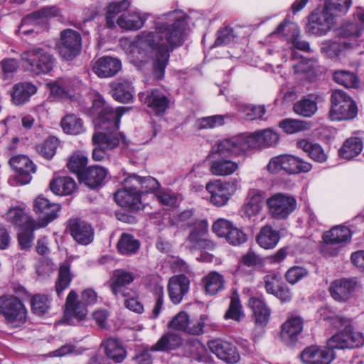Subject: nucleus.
<instances>
[{
    "mask_svg": "<svg viewBox=\"0 0 364 364\" xmlns=\"http://www.w3.org/2000/svg\"><path fill=\"white\" fill-rule=\"evenodd\" d=\"M51 191L59 196H67L73 193L76 189V183L69 176H60L50 183Z\"/></svg>",
    "mask_w": 364,
    "mask_h": 364,
    "instance_id": "58836bf2",
    "label": "nucleus"
},
{
    "mask_svg": "<svg viewBox=\"0 0 364 364\" xmlns=\"http://www.w3.org/2000/svg\"><path fill=\"white\" fill-rule=\"evenodd\" d=\"M58 9L56 6H48L43 8L36 12L32 13L23 19L21 26L19 28V33L24 35L31 33L33 29H25L24 27L26 25L38 24L41 22V18L56 16L58 14Z\"/></svg>",
    "mask_w": 364,
    "mask_h": 364,
    "instance_id": "7c9ffc66",
    "label": "nucleus"
},
{
    "mask_svg": "<svg viewBox=\"0 0 364 364\" xmlns=\"http://www.w3.org/2000/svg\"><path fill=\"white\" fill-rule=\"evenodd\" d=\"M205 188L210 194V203L220 207L225 205L230 198L240 188V181L237 178H232L225 182L214 180L208 182Z\"/></svg>",
    "mask_w": 364,
    "mask_h": 364,
    "instance_id": "1a4fd4ad",
    "label": "nucleus"
},
{
    "mask_svg": "<svg viewBox=\"0 0 364 364\" xmlns=\"http://www.w3.org/2000/svg\"><path fill=\"white\" fill-rule=\"evenodd\" d=\"M107 174V171L105 168L95 166L89 167L82 173L81 177L87 186L95 188L102 183Z\"/></svg>",
    "mask_w": 364,
    "mask_h": 364,
    "instance_id": "f704fd0d",
    "label": "nucleus"
},
{
    "mask_svg": "<svg viewBox=\"0 0 364 364\" xmlns=\"http://www.w3.org/2000/svg\"><path fill=\"white\" fill-rule=\"evenodd\" d=\"M60 124L63 132L68 134H80L85 131L82 120L73 114L65 115Z\"/></svg>",
    "mask_w": 364,
    "mask_h": 364,
    "instance_id": "de8ad7c7",
    "label": "nucleus"
},
{
    "mask_svg": "<svg viewBox=\"0 0 364 364\" xmlns=\"http://www.w3.org/2000/svg\"><path fill=\"white\" fill-rule=\"evenodd\" d=\"M324 319H329L330 323L336 328H344L328 339V346L336 349H351L364 344V335L354 329L350 319L338 315L328 316Z\"/></svg>",
    "mask_w": 364,
    "mask_h": 364,
    "instance_id": "f03ea898",
    "label": "nucleus"
},
{
    "mask_svg": "<svg viewBox=\"0 0 364 364\" xmlns=\"http://www.w3.org/2000/svg\"><path fill=\"white\" fill-rule=\"evenodd\" d=\"M280 239L279 233L270 225L262 227L257 236L258 245L266 250L274 248Z\"/></svg>",
    "mask_w": 364,
    "mask_h": 364,
    "instance_id": "4c0bfd02",
    "label": "nucleus"
},
{
    "mask_svg": "<svg viewBox=\"0 0 364 364\" xmlns=\"http://www.w3.org/2000/svg\"><path fill=\"white\" fill-rule=\"evenodd\" d=\"M209 318L205 314H202L196 320L188 321L186 333L193 336H200L204 333V327L208 325Z\"/></svg>",
    "mask_w": 364,
    "mask_h": 364,
    "instance_id": "680f3d73",
    "label": "nucleus"
},
{
    "mask_svg": "<svg viewBox=\"0 0 364 364\" xmlns=\"http://www.w3.org/2000/svg\"><path fill=\"white\" fill-rule=\"evenodd\" d=\"M251 134H240L218 142L212 148V154L239 156L254 149Z\"/></svg>",
    "mask_w": 364,
    "mask_h": 364,
    "instance_id": "9b49d317",
    "label": "nucleus"
},
{
    "mask_svg": "<svg viewBox=\"0 0 364 364\" xmlns=\"http://www.w3.org/2000/svg\"><path fill=\"white\" fill-rule=\"evenodd\" d=\"M114 198L121 207L138 209L141 205V196L139 191H133L122 188L114 193Z\"/></svg>",
    "mask_w": 364,
    "mask_h": 364,
    "instance_id": "473e14b6",
    "label": "nucleus"
},
{
    "mask_svg": "<svg viewBox=\"0 0 364 364\" xmlns=\"http://www.w3.org/2000/svg\"><path fill=\"white\" fill-rule=\"evenodd\" d=\"M333 348L326 346H310L300 354L303 364H330L335 358Z\"/></svg>",
    "mask_w": 364,
    "mask_h": 364,
    "instance_id": "2eb2a0df",
    "label": "nucleus"
},
{
    "mask_svg": "<svg viewBox=\"0 0 364 364\" xmlns=\"http://www.w3.org/2000/svg\"><path fill=\"white\" fill-rule=\"evenodd\" d=\"M230 117V115H214L210 117L198 119L196 122V126L198 129H213L223 125L225 119Z\"/></svg>",
    "mask_w": 364,
    "mask_h": 364,
    "instance_id": "bf43d9fd",
    "label": "nucleus"
},
{
    "mask_svg": "<svg viewBox=\"0 0 364 364\" xmlns=\"http://www.w3.org/2000/svg\"><path fill=\"white\" fill-rule=\"evenodd\" d=\"M269 214L275 219H285L297 206L294 196L282 193H275L267 200Z\"/></svg>",
    "mask_w": 364,
    "mask_h": 364,
    "instance_id": "f8f14e48",
    "label": "nucleus"
},
{
    "mask_svg": "<svg viewBox=\"0 0 364 364\" xmlns=\"http://www.w3.org/2000/svg\"><path fill=\"white\" fill-rule=\"evenodd\" d=\"M249 306L253 312L256 326H266L269 320L270 310L264 301L261 298L252 297L249 300Z\"/></svg>",
    "mask_w": 364,
    "mask_h": 364,
    "instance_id": "2f4dec72",
    "label": "nucleus"
},
{
    "mask_svg": "<svg viewBox=\"0 0 364 364\" xmlns=\"http://www.w3.org/2000/svg\"><path fill=\"white\" fill-rule=\"evenodd\" d=\"M354 16L358 22L346 25L343 27V35L345 37H352L358 41L360 39L363 41L364 40V10L358 9Z\"/></svg>",
    "mask_w": 364,
    "mask_h": 364,
    "instance_id": "72a5a7b5",
    "label": "nucleus"
},
{
    "mask_svg": "<svg viewBox=\"0 0 364 364\" xmlns=\"http://www.w3.org/2000/svg\"><path fill=\"white\" fill-rule=\"evenodd\" d=\"M243 316L244 314L242 311V306L238 296H232L229 309L225 313L224 318L225 319H232L236 321H240Z\"/></svg>",
    "mask_w": 364,
    "mask_h": 364,
    "instance_id": "69168bd1",
    "label": "nucleus"
},
{
    "mask_svg": "<svg viewBox=\"0 0 364 364\" xmlns=\"http://www.w3.org/2000/svg\"><path fill=\"white\" fill-rule=\"evenodd\" d=\"M186 18L181 10L170 11L157 19L154 31L142 32L138 37L136 46L141 52L151 55L154 74L158 80L164 75L170 52L185 41Z\"/></svg>",
    "mask_w": 364,
    "mask_h": 364,
    "instance_id": "f257e3e1",
    "label": "nucleus"
},
{
    "mask_svg": "<svg viewBox=\"0 0 364 364\" xmlns=\"http://www.w3.org/2000/svg\"><path fill=\"white\" fill-rule=\"evenodd\" d=\"M73 279V275L70 272V267L68 263H63L59 268L58 276L55 282V291L57 296L60 297L63 291L67 289Z\"/></svg>",
    "mask_w": 364,
    "mask_h": 364,
    "instance_id": "3c124183",
    "label": "nucleus"
},
{
    "mask_svg": "<svg viewBox=\"0 0 364 364\" xmlns=\"http://www.w3.org/2000/svg\"><path fill=\"white\" fill-rule=\"evenodd\" d=\"M268 171L271 173H277L284 171L289 174L306 173L311 171L312 166L310 163L292 155H279L272 157L267 166Z\"/></svg>",
    "mask_w": 364,
    "mask_h": 364,
    "instance_id": "6e6552de",
    "label": "nucleus"
},
{
    "mask_svg": "<svg viewBox=\"0 0 364 364\" xmlns=\"http://www.w3.org/2000/svg\"><path fill=\"white\" fill-rule=\"evenodd\" d=\"M297 146L304 152L307 153L310 158L315 161L322 163L327 159L322 147L318 144L301 139L297 142Z\"/></svg>",
    "mask_w": 364,
    "mask_h": 364,
    "instance_id": "8fccbe9b",
    "label": "nucleus"
},
{
    "mask_svg": "<svg viewBox=\"0 0 364 364\" xmlns=\"http://www.w3.org/2000/svg\"><path fill=\"white\" fill-rule=\"evenodd\" d=\"M181 344V338L178 334L168 333L151 347V350L168 351L178 348Z\"/></svg>",
    "mask_w": 364,
    "mask_h": 364,
    "instance_id": "603ef678",
    "label": "nucleus"
},
{
    "mask_svg": "<svg viewBox=\"0 0 364 364\" xmlns=\"http://www.w3.org/2000/svg\"><path fill=\"white\" fill-rule=\"evenodd\" d=\"M0 315L10 328L22 326L27 321L28 311L22 301L14 296H0Z\"/></svg>",
    "mask_w": 364,
    "mask_h": 364,
    "instance_id": "423d86ee",
    "label": "nucleus"
},
{
    "mask_svg": "<svg viewBox=\"0 0 364 364\" xmlns=\"http://www.w3.org/2000/svg\"><path fill=\"white\" fill-rule=\"evenodd\" d=\"M343 28L341 31V37L336 40L326 41L321 43V50L329 58L338 56L340 53L347 48H353L359 44L358 41L352 37H345L343 35Z\"/></svg>",
    "mask_w": 364,
    "mask_h": 364,
    "instance_id": "4be33fe9",
    "label": "nucleus"
},
{
    "mask_svg": "<svg viewBox=\"0 0 364 364\" xmlns=\"http://www.w3.org/2000/svg\"><path fill=\"white\" fill-rule=\"evenodd\" d=\"M134 275L132 272L123 269L114 271L110 279V287L112 292L116 296L125 297L128 295L127 286L134 280Z\"/></svg>",
    "mask_w": 364,
    "mask_h": 364,
    "instance_id": "cd10ccee",
    "label": "nucleus"
},
{
    "mask_svg": "<svg viewBox=\"0 0 364 364\" xmlns=\"http://www.w3.org/2000/svg\"><path fill=\"white\" fill-rule=\"evenodd\" d=\"M134 93L132 82L129 80H123L115 85L112 96L119 102L127 103L133 99Z\"/></svg>",
    "mask_w": 364,
    "mask_h": 364,
    "instance_id": "a18cd8bd",
    "label": "nucleus"
},
{
    "mask_svg": "<svg viewBox=\"0 0 364 364\" xmlns=\"http://www.w3.org/2000/svg\"><path fill=\"white\" fill-rule=\"evenodd\" d=\"M82 39L80 33L73 29H65L60 32L58 48L60 55L65 60L75 58L81 50Z\"/></svg>",
    "mask_w": 364,
    "mask_h": 364,
    "instance_id": "ddd939ff",
    "label": "nucleus"
},
{
    "mask_svg": "<svg viewBox=\"0 0 364 364\" xmlns=\"http://www.w3.org/2000/svg\"><path fill=\"white\" fill-rule=\"evenodd\" d=\"M129 109L128 107H119L114 110L101 96H97L92 102V113L97 115L94 119L95 125L99 129L117 127L121 117Z\"/></svg>",
    "mask_w": 364,
    "mask_h": 364,
    "instance_id": "0eeeda50",
    "label": "nucleus"
},
{
    "mask_svg": "<svg viewBox=\"0 0 364 364\" xmlns=\"http://www.w3.org/2000/svg\"><path fill=\"white\" fill-rule=\"evenodd\" d=\"M337 17L324 6L323 9L316 11L309 17L307 29L312 34L322 36L333 28Z\"/></svg>",
    "mask_w": 364,
    "mask_h": 364,
    "instance_id": "4468645a",
    "label": "nucleus"
},
{
    "mask_svg": "<svg viewBox=\"0 0 364 364\" xmlns=\"http://www.w3.org/2000/svg\"><path fill=\"white\" fill-rule=\"evenodd\" d=\"M207 230V222H198L196 223V229H192L188 237V241L191 244V248L195 250H210L213 248L212 242L204 237Z\"/></svg>",
    "mask_w": 364,
    "mask_h": 364,
    "instance_id": "c85d7f7f",
    "label": "nucleus"
},
{
    "mask_svg": "<svg viewBox=\"0 0 364 364\" xmlns=\"http://www.w3.org/2000/svg\"><path fill=\"white\" fill-rule=\"evenodd\" d=\"M144 104L155 115L161 116L168 109L170 100L164 92L158 89H153L147 92Z\"/></svg>",
    "mask_w": 364,
    "mask_h": 364,
    "instance_id": "393cba45",
    "label": "nucleus"
},
{
    "mask_svg": "<svg viewBox=\"0 0 364 364\" xmlns=\"http://www.w3.org/2000/svg\"><path fill=\"white\" fill-rule=\"evenodd\" d=\"M264 281L267 292L273 295L283 284L281 275L277 273L266 275L264 278Z\"/></svg>",
    "mask_w": 364,
    "mask_h": 364,
    "instance_id": "774afa93",
    "label": "nucleus"
},
{
    "mask_svg": "<svg viewBox=\"0 0 364 364\" xmlns=\"http://www.w3.org/2000/svg\"><path fill=\"white\" fill-rule=\"evenodd\" d=\"M147 279L154 282L153 291L156 295V303L152 310L151 317L156 318L160 314L163 307V287L160 284V278L156 275L149 276Z\"/></svg>",
    "mask_w": 364,
    "mask_h": 364,
    "instance_id": "4d7b16f0",
    "label": "nucleus"
},
{
    "mask_svg": "<svg viewBox=\"0 0 364 364\" xmlns=\"http://www.w3.org/2000/svg\"><path fill=\"white\" fill-rule=\"evenodd\" d=\"M363 149L362 139L353 136L347 139L339 149V155L346 159H351L359 155Z\"/></svg>",
    "mask_w": 364,
    "mask_h": 364,
    "instance_id": "79ce46f5",
    "label": "nucleus"
},
{
    "mask_svg": "<svg viewBox=\"0 0 364 364\" xmlns=\"http://www.w3.org/2000/svg\"><path fill=\"white\" fill-rule=\"evenodd\" d=\"M239 168L237 162L225 158L212 161L210 171L215 176H225L234 173Z\"/></svg>",
    "mask_w": 364,
    "mask_h": 364,
    "instance_id": "e433bc0d",
    "label": "nucleus"
},
{
    "mask_svg": "<svg viewBox=\"0 0 364 364\" xmlns=\"http://www.w3.org/2000/svg\"><path fill=\"white\" fill-rule=\"evenodd\" d=\"M50 299L46 295L36 294L31 299V308L38 315L46 314L49 309Z\"/></svg>",
    "mask_w": 364,
    "mask_h": 364,
    "instance_id": "e2e57ef3",
    "label": "nucleus"
},
{
    "mask_svg": "<svg viewBox=\"0 0 364 364\" xmlns=\"http://www.w3.org/2000/svg\"><path fill=\"white\" fill-rule=\"evenodd\" d=\"M102 346L107 357L115 363H121L127 355V352L121 343L115 338L107 339Z\"/></svg>",
    "mask_w": 364,
    "mask_h": 364,
    "instance_id": "37998d69",
    "label": "nucleus"
},
{
    "mask_svg": "<svg viewBox=\"0 0 364 364\" xmlns=\"http://www.w3.org/2000/svg\"><path fill=\"white\" fill-rule=\"evenodd\" d=\"M139 247L140 242L139 240L128 233H122L117 245L119 252L124 255L135 254Z\"/></svg>",
    "mask_w": 364,
    "mask_h": 364,
    "instance_id": "09e8293b",
    "label": "nucleus"
},
{
    "mask_svg": "<svg viewBox=\"0 0 364 364\" xmlns=\"http://www.w3.org/2000/svg\"><path fill=\"white\" fill-rule=\"evenodd\" d=\"M68 228L72 237L80 245L90 244L94 239V230L87 222L79 218L69 220Z\"/></svg>",
    "mask_w": 364,
    "mask_h": 364,
    "instance_id": "f3484780",
    "label": "nucleus"
},
{
    "mask_svg": "<svg viewBox=\"0 0 364 364\" xmlns=\"http://www.w3.org/2000/svg\"><path fill=\"white\" fill-rule=\"evenodd\" d=\"M356 282L353 279H338L334 280L329 287V292L337 301L345 302L352 297Z\"/></svg>",
    "mask_w": 364,
    "mask_h": 364,
    "instance_id": "b1692460",
    "label": "nucleus"
},
{
    "mask_svg": "<svg viewBox=\"0 0 364 364\" xmlns=\"http://www.w3.org/2000/svg\"><path fill=\"white\" fill-rule=\"evenodd\" d=\"M24 68L35 75L47 74L55 64V58L46 46H33L21 54Z\"/></svg>",
    "mask_w": 364,
    "mask_h": 364,
    "instance_id": "20e7f679",
    "label": "nucleus"
},
{
    "mask_svg": "<svg viewBox=\"0 0 364 364\" xmlns=\"http://www.w3.org/2000/svg\"><path fill=\"white\" fill-rule=\"evenodd\" d=\"M9 164L16 171V178L20 184H28L31 181V174L36 172V166L26 156H14L9 160Z\"/></svg>",
    "mask_w": 364,
    "mask_h": 364,
    "instance_id": "a211bd4d",
    "label": "nucleus"
},
{
    "mask_svg": "<svg viewBox=\"0 0 364 364\" xmlns=\"http://www.w3.org/2000/svg\"><path fill=\"white\" fill-rule=\"evenodd\" d=\"M333 80L346 87H357L359 80L357 75L350 71L346 70H338L333 73Z\"/></svg>",
    "mask_w": 364,
    "mask_h": 364,
    "instance_id": "6e6d98bb",
    "label": "nucleus"
},
{
    "mask_svg": "<svg viewBox=\"0 0 364 364\" xmlns=\"http://www.w3.org/2000/svg\"><path fill=\"white\" fill-rule=\"evenodd\" d=\"M264 199V192L252 188L248 192L247 201L243 205L241 213L243 218L255 220L262 209V202Z\"/></svg>",
    "mask_w": 364,
    "mask_h": 364,
    "instance_id": "412c9836",
    "label": "nucleus"
},
{
    "mask_svg": "<svg viewBox=\"0 0 364 364\" xmlns=\"http://www.w3.org/2000/svg\"><path fill=\"white\" fill-rule=\"evenodd\" d=\"M77 294L74 290H71L66 298L64 316L70 323L83 321L87 314V307L82 302L77 301Z\"/></svg>",
    "mask_w": 364,
    "mask_h": 364,
    "instance_id": "aec40b11",
    "label": "nucleus"
},
{
    "mask_svg": "<svg viewBox=\"0 0 364 364\" xmlns=\"http://www.w3.org/2000/svg\"><path fill=\"white\" fill-rule=\"evenodd\" d=\"M60 208L58 203L50 202L42 195L38 196L33 203V210L38 220L31 221V225H34L36 229L45 228L58 218Z\"/></svg>",
    "mask_w": 364,
    "mask_h": 364,
    "instance_id": "9d476101",
    "label": "nucleus"
},
{
    "mask_svg": "<svg viewBox=\"0 0 364 364\" xmlns=\"http://www.w3.org/2000/svg\"><path fill=\"white\" fill-rule=\"evenodd\" d=\"M50 93L56 97H72L75 89L71 81L68 79H59L48 84Z\"/></svg>",
    "mask_w": 364,
    "mask_h": 364,
    "instance_id": "864d4df0",
    "label": "nucleus"
},
{
    "mask_svg": "<svg viewBox=\"0 0 364 364\" xmlns=\"http://www.w3.org/2000/svg\"><path fill=\"white\" fill-rule=\"evenodd\" d=\"M130 5V0H122L119 1L111 2L107 8L106 22L107 26L109 28L114 27L115 16L120 12L126 11Z\"/></svg>",
    "mask_w": 364,
    "mask_h": 364,
    "instance_id": "5fc2aeb1",
    "label": "nucleus"
},
{
    "mask_svg": "<svg viewBox=\"0 0 364 364\" xmlns=\"http://www.w3.org/2000/svg\"><path fill=\"white\" fill-rule=\"evenodd\" d=\"M5 218L7 222L25 229H35L31 225L33 219L26 212L24 205H18L11 207L6 213Z\"/></svg>",
    "mask_w": 364,
    "mask_h": 364,
    "instance_id": "c756f323",
    "label": "nucleus"
},
{
    "mask_svg": "<svg viewBox=\"0 0 364 364\" xmlns=\"http://www.w3.org/2000/svg\"><path fill=\"white\" fill-rule=\"evenodd\" d=\"M122 68L121 61L111 56H103L97 60L92 71L100 77H111L115 75Z\"/></svg>",
    "mask_w": 364,
    "mask_h": 364,
    "instance_id": "a878e982",
    "label": "nucleus"
},
{
    "mask_svg": "<svg viewBox=\"0 0 364 364\" xmlns=\"http://www.w3.org/2000/svg\"><path fill=\"white\" fill-rule=\"evenodd\" d=\"M119 126V124L118 125ZM119 127H109L105 132H95L92 136L95 148L92 157L95 161H105L109 159L110 152L116 149L120 144L124 146H128L125 136L122 133L117 132Z\"/></svg>",
    "mask_w": 364,
    "mask_h": 364,
    "instance_id": "7ed1b4c3",
    "label": "nucleus"
},
{
    "mask_svg": "<svg viewBox=\"0 0 364 364\" xmlns=\"http://www.w3.org/2000/svg\"><path fill=\"white\" fill-rule=\"evenodd\" d=\"M251 138L254 149L274 146L279 140L277 133L269 129L256 131L251 134Z\"/></svg>",
    "mask_w": 364,
    "mask_h": 364,
    "instance_id": "ea45409f",
    "label": "nucleus"
},
{
    "mask_svg": "<svg viewBox=\"0 0 364 364\" xmlns=\"http://www.w3.org/2000/svg\"><path fill=\"white\" fill-rule=\"evenodd\" d=\"M203 283L206 294L215 295L225 287V280L222 274L211 272L203 277Z\"/></svg>",
    "mask_w": 364,
    "mask_h": 364,
    "instance_id": "c03bdc74",
    "label": "nucleus"
},
{
    "mask_svg": "<svg viewBox=\"0 0 364 364\" xmlns=\"http://www.w3.org/2000/svg\"><path fill=\"white\" fill-rule=\"evenodd\" d=\"M210 350L217 355V357L230 364L237 363L240 356L237 348L228 341L222 340H213L208 342Z\"/></svg>",
    "mask_w": 364,
    "mask_h": 364,
    "instance_id": "6ab92c4d",
    "label": "nucleus"
},
{
    "mask_svg": "<svg viewBox=\"0 0 364 364\" xmlns=\"http://www.w3.org/2000/svg\"><path fill=\"white\" fill-rule=\"evenodd\" d=\"M145 21V18L137 12L122 14L117 20L118 26L126 30H138L141 28Z\"/></svg>",
    "mask_w": 364,
    "mask_h": 364,
    "instance_id": "49530a36",
    "label": "nucleus"
},
{
    "mask_svg": "<svg viewBox=\"0 0 364 364\" xmlns=\"http://www.w3.org/2000/svg\"><path fill=\"white\" fill-rule=\"evenodd\" d=\"M351 4V0H326L325 6L338 18L348 12Z\"/></svg>",
    "mask_w": 364,
    "mask_h": 364,
    "instance_id": "13d9d810",
    "label": "nucleus"
},
{
    "mask_svg": "<svg viewBox=\"0 0 364 364\" xmlns=\"http://www.w3.org/2000/svg\"><path fill=\"white\" fill-rule=\"evenodd\" d=\"M351 232L349 228L337 225L333 227L330 230L326 231L323 235L324 245L322 250L326 255H335L338 252V248L335 247L330 251L331 247L341 245L350 240Z\"/></svg>",
    "mask_w": 364,
    "mask_h": 364,
    "instance_id": "dca6fc26",
    "label": "nucleus"
},
{
    "mask_svg": "<svg viewBox=\"0 0 364 364\" xmlns=\"http://www.w3.org/2000/svg\"><path fill=\"white\" fill-rule=\"evenodd\" d=\"M316 100L317 97L313 95L304 97L294 104V111L304 117H311L318 110Z\"/></svg>",
    "mask_w": 364,
    "mask_h": 364,
    "instance_id": "a19ab883",
    "label": "nucleus"
},
{
    "mask_svg": "<svg viewBox=\"0 0 364 364\" xmlns=\"http://www.w3.org/2000/svg\"><path fill=\"white\" fill-rule=\"evenodd\" d=\"M13 89L12 101L15 105L25 104L37 91L36 87L30 82L16 84Z\"/></svg>",
    "mask_w": 364,
    "mask_h": 364,
    "instance_id": "c9c22d12",
    "label": "nucleus"
},
{
    "mask_svg": "<svg viewBox=\"0 0 364 364\" xmlns=\"http://www.w3.org/2000/svg\"><path fill=\"white\" fill-rule=\"evenodd\" d=\"M190 281L183 274L176 275L169 279L168 292L170 300L174 304H178L183 296L188 291Z\"/></svg>",
    "mask_w": 364,
    "mask_h": 364,
    "instance_id": "bb28decb",
    "label": "nucleus"
},
{
    "mask_svg": "<svg viewBox=\"0 0 364 364\" xmlns=\"http://www.w3.org/2000/svg\"><path fill=\"white\" fill-rule=\"evenodd\" d=\"M58 145L55 137H49L41 144L37 146L38 152L46 159H51L55 154Z\"/></svg>",
    "mask_w": 364,
    "mask_h": 364,
    "instance_id": "0e129e2a",
    "label": "nucleus"
},
{
    "mask_svg": "<svg viewBox=\"0 0 364 364\" xmlns=\"http://www.w3.org/2000/svg\"><path fill=\"white\" fill-rule=\"evenodd\" d=\"M87 164V158L81 154H74L68 163V168L75 173H81Z\"/></svg>",
    "mask_w": 364,
    "mask_h": 364,
    "instance_id": "338daca9",
    "label": "nucleus"
},
{
    "mask_svg": "<svg viewBox=\"0 0 364 364\" xmlns=\"http://www.w3.org/2000/svg\"><path fill=\"white\" fill-rule=\"evenodd\" d=\"M303 330V319L299 316H291L282 324L281 338L287 346H293Z\"/></svg>",
    "mask_w": 364,
    "mask_h": 364,
    "instance_id": "5701e85b",
    "label": "nucleus"
},
{
    "mask_svg": "<svg viewBox=\"0 0 364 364\" xmlns=\"http://www.w3.org/2000/svg\"><path fill=\"white\" fill-rule=\"evenodd\" d=\"M279 127L288 134H294L309 129V124L302 120L286 119L279 123Z\"/></svg>",
    "mask_w": 364,
    "mask_h": 364,
    "instance_id": "052dcab7",
    "label": "nucleus"
},
{
    "mask_svg": "<svg viewBox=\"0 0 364 364\" xmlns=\"http://www.w3.org/2000/svg\"><path fill=\"white\" fill-rule=\"evenodd\" d=\"M330 102L328 117L332 121L350 120L358 114V107L355 101L343 90L333 91Z\"/></svg>",
    "mask_w": 364,
    "mask_h": 364,
    "instance_id": "39448f33",
    "label": "nucleus"
}]
</instances>
